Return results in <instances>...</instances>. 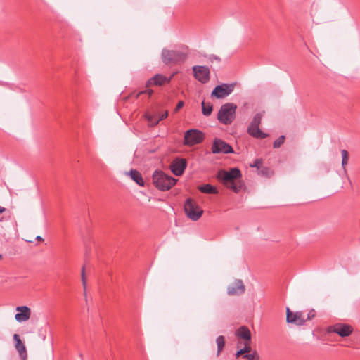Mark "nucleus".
<instances>
[{
  "label": "nucleus",
  "mask_w": 360,
  "mask_h": 360,
  "mask_svg": "<svg viewBox=\"0 0 360 360\" xmlns=\"http://www.w3.org/2000/svg\"><path fill=\"white\" fill-rule=\"evenodd\" d=\"M316 316V311L314 309H311L310 310L307 314H304V320H305V323L307 321H310L313 318H314Z\"/></svg>",
  "instance_id": "cd10ccee"
},
{
  "label": "nucleus",
  "mask_w": 360,
  "mask_h": 360,
  "mask_svg": "<svg viewBox=\"0 0 360 360\" xmlns=\"http://www.w3.org/2000/svg\"><path fill=\"white\" fill-rule=\"evenodd\" d=\"M129 175L131 179L135 181L139 186H143L144 181L141 174L136 169H131Z\"/></svg>",
  "instance_id": "6ab92c4d"
},
{
  "label": "nucleus",
  "mask_w": 360,
  "mask_h": 360,
  "mask_svg": "<svg viewBox=\"0 0 360 360\" xmlns=\"http://www.w3.org/2000/svg\"><path fill=\"white\" fill-rule=\"evenodd\" d=\"M212 152L213 153L229 154L233 153V149L229 143L223 140L215 138L212 146Z\"/></svg>",
  "instance_id": "9b49d317"
},
{
  "label": "nucleus",
  "mask_w": 360,
  "mask_h": 360,
  "mask_svg": "<svg viewBox=\"0 0 360 360\" xmlns=\"http://www.w3.org/2000/svg\"><path fill=\"white\" fill-rule=\"evenodd\" d=\"M304 312L298 311L292 312L288 307L286 309V321L288 323H294L297 326H303L305 323Z\"/></svg>",
  "instance_id": "f8f14e48"
},
{
  "label": "nucleus",
  "mask_w": 360,
  "mask_h": 360,
  "mask_svg": "<svg viewBox=\"0 0 360 360\" xmlns=\"http://www.w3.org/2000/svg\"><path fill=\"white\" fill-rule=\"evenodd\" d=\"M16 311H18L15 316V318L18 322H24L27 321L31 316V309L27 306H19L16 307Z\"/></svg>",
  "instance_id": "2eb2a0df"
},
{
  "label": "nucleus",
  "mask_w": 360,
  "mask_h": 360,
  "mask_svg": "<svg viewBox=\"0 0 360 360\" xmlns=\"http://www.w3.org/2000/svg\"><path fill=\"white\" fill-rule=\"evenodd\" d=\"M245 354L243 353V350L240 349H239L238 351H237L236 354V357H239L240 356H243Z\"/></svg>",
  "instance_id": "c9c22d12"
},
{
  "label": "nucleus",
  "mask_w": 360,
  "mask_h": 360,
  "mask_svg": "<svg viewBox=\"0 0 360 360\" xmlns=\"http://www.w3.org/2000/svg\"><path fill=\"white\" fill-rule=\"evenodd\" d=\"M82 282L84 288V295L86 298V280L85 277V267L83 266L82 269Z\"/></svg>",
  "instance_id": "bb28decb"
},
{
  "label": "nucleus",
  "mask_w": 360,
  "mask_h": 360,
  "mask_svg": "<svg viewBox=\"0 0 360 360\" xmlns=\"http://www.w3.org/2000/svg\"><path fill=\"white\" fill-rule=\"evenodd\" d=\"M328 333H336L342 338L349 336L353 332V328L347 323H338L327 328Z\"/></svg>",
  "instance_id": "6e6552de"
},
{
  "label": "nucleus",
  "mask_w": 360,
  "mask_h": 360,
  "mask_svg": "<svg viewBox=\"0 0 360 360\" xmlns=\"http://www.w3.org/2000/svg\"><path fill=\"white\" fill-rule=\"evenodd\" d=\"M216 343L217 345V356H219L225 346L224 337L223 335H219V337H217V340H216Z\"/></svg>",
  "instance_id": "4be33fe9"
},
{
  "label": "nucleus",
  "mask_w": 360,
  "mask_h": 360,
  "mask_svg": "<svg viewBox=\"0 0 360 360\" xmlns=\"http://www.w3.org/2000/svg\"><path fill=\"white\" fill-rule=\"evenodd\" d=\"M174 75L172 74L170 77H167L161 74H156L147 81L146 87L149 88L152 85L160 86L166 84H169ZM143 94H148V96H150L153 94V91L150 89H147L146 90L139 91L135 96L139 98Z\"/></svg>",
  "instance_id": "20e7f679"
},
{
  "label": "nucleus",
  "mask_w": 360,
  "mask_h": 360,
  "mask_svg": "<svg viewBox=\"0 0 360 360\" xmlns=\"http://www.w3.org/2000/svg\"><path fill=\"white\" fill-rule=\"evenodd\" d=\"M4 221V217H1L0 218V221H1V222H2V221Z\"/></svg>",
  "instance_id": "58836bf2"
},
{
  "label": "nucleus",
  "mask_w": 360,
  "mask_h": 360,
  "mask_svg": "<svg viewBox=\"0 0 360 360\" xmlns=\"http://www.w3.org/2000/svg\"><path fill=\"white\" fill-rule=\"evenodd\" d=\"M187 167L186 160L184 158H176L170 165V169L175 176H181Z\"/></svg>",
  "instance_id": "ddd939ff"
},
{
  "label": "nucleus",
  "mask_w": 360,
  "mask_h": 360,
  "mask_svg": "<svg viewBox=\"0 0 360 360\" xmlns=\"http://www.w3.org/2000/svg\"><path fill=\"white\" fill-rule=\"evenodd\" d=\"M13 340L15 342V347L20 356L24 359L27 356V351L24 343L22 342L19 335L14 334Z\"/></svg>",
  "instance_id": "f3484780"
},
{
  "label": "nucleus",
  "mask_w": 360,
  "mask_h": 360,
  "mask_svg": "<svg viewBox=\"0 0 360 360\" xmlns=\"http://www.w3.org/2000/svg\"><path fill=\"white\" fill-rule=\"evenodd\" d=\"M247 131L250 136L256 139H262L269 136V134L263 132L259 129V127H254L252 125L249 124V126L248 127Z\"/></svg>",
  "instance_id": "dca6fc26"
},
{
  "label": "nucleus",
  "mask_w": 360,
  "mask_h": 360,
  "mask_svg": "<svg viewBox=\"0 0 360 360\" xmlns=\"http://www.w3.org/2000/svg\"><path fill=\"white\" fill-rule=\"evenodd\" d=\"M168 116V111L165 110L161 115L158 117V119H156L154 122H153V125H157L160 121L167 118Z\"/></svg>",
  "instance_id": "c85d7f7f"
},
{
  "label": "nucleus",
  "mask_w": 360,
  "mask_h": 360,
  "mask_svg": "<svg viewBox=\"0 0 360 360\" xmlns=\"http://www.w3.org/2000/svg\"><path fill=\"white\" fill-rule=\"evenodd\" d=\"M236 109L237 105L233 103L223 104L217 113L219 122L225 125L231 124L236 118Z\"/></svg>",
  "instance_id": "7ed1b4c3"
},
{
  "label": "nucleus",
  "mask_w": 360,
  "mask_h": 360,
  "mask_svg": "<svg viewBox=\"0 0 360 360\" xmlns=\"http://www.w3.org/2000/svg\"><path fill=\"white\" fill-rule=\"evenodd\" d=\"M213 110V105L211 103H206L205 101L202 102V114L205 116H209L211 115Z\"/></svg>",
  "instance_id": "412c9836"
},
{
  "label": "nucleus",
  "mask_w": 360,
  "mask_h": 360,
  "mask_svg": "<svg viewBox=\"0 0 360 360\" xmlns=\"http://www.w3.org/2000/svg\"><path fill=\"white\" fill-rule=\"evenodd\" d=\"M214 60H217V62H220L221 61V59L219 57L217 56H214V55H212L210 56V60L213 63V61Z\"/></svg>",
  "instance_id": "72a5a7b5"
},
{
  "label": "nucleus",
  "mask_w": 360,
  "mask_h": 360,
  "mask_svg": "<svg viewBox=\"0 0 360 360\" xmlns=\"http://www.w3.org/2000/svg\"><path fill=\"white\" fill-rule=\"evenodd\" d=\"M198 190L203 193H208V194H217L218 190L217 188L209 184H204L202 186H198Z\"/></svg>",
  "instance_id": "aec40b11"
},
{
  "label": "nucleus",
  "mask_w": 360,
  "mask_h": 360,
  "mask_svg": "<svg viewBox=\"0 0 360 360\" xmlns=\"http://www.w3.org/2000/svg\"><path fill=\"white\" fill-rule=\"evenodd\" d=\"M6 212V209L4 207L0 206V214Z\"/></svg>",
  "instance_id": "e433bc0d"
},
{
  "label": "nucleus",
  "mask_w": 360,
  "mask_h": 360,
  "mask_svg": "<svg viewBox=\"0 0 360 360\" xmlns=\"http://www.w3.org/2000/svg\"><path fill=\"white\" fill-rule=\"evenodd\" d=\"M2 255L0 254V260L2 259Z\"/></svg>",
  "instance_id": "ea45409f"
},
{
  "label": "nucleus",
  "mask_w": 360,
  "mask_h": 360,
  "mask_svg": "<svg viewBox=\"0 0 360 360\" xmlns=\"http://www.w3.org/2000/svg\"><path fill=\"white\" fill-rule=\"evenodd\" d=\"M235 335L238 338L243 339L245 341L250 342L251 333L247 326H240L236 330Z\"/></svg>",
  "instance_id": "a211bd4d"
},
{
  "label": "nucleus",
  "mask_w": 360,
  "mask_h": 360,
  "mask_svg": "<svg viewBox=\"0 0 360 360\" xmlns=\"http://www.w3.org/2000/svg\"><path fill=\"white\" fill-rule=\"evenodd\" d=\"M146 119L148 120V122L150 123V124L151 126H154L153 124V122H154L156 119H158V117H156V116L151 115H146Z\"/></svg>",
  "instance_id": "2f4dec72"
},
{
  "label": "nucleus",
  "mask_w": 360,
  "mask_h": 360,
  "mask_svg": "<svg viewBox=\"0 0 360 360\" xmlns=\"http://www.w3.org/2000/svg\"><path fill=\"white\" fill-rule=\"evenodd\" d=\"M245 285L243 281L237 279L232 285L227 288V292L229 295H240L245 292Z\"/></svg>",
  "instance_id": "4468645a"
},
{
  "label": "nucleus",
  "mask_w": 360,
  "mask_h": 360,
  "mask_svg": "<svg viewBox=\"0 0 360 360\" xmlns=\"http://www.w3.org/2000/svg\"><path fill=\"white\" fill-rule=\"evenodd\" d=\"M285 140V136L284 135H281L277 139H276L274 142L273 147L274 148H278L281 146L284 143Z\"/></svg>",
  "instance_id": "a878e982"
},
{
  "label": "nucleus",
  "mask_w": 360,
  "mask_h": 360,
  "mask_svg": "<svg viewBox=\"0 0 360 360\" xmlns=\"http://www.w3.org/2000/svg\"><path fill=\"white\" fill-rule=\"evenodd\" d=\"M243 358L248 360H259V356L256 350L253 351L252 354H244Z\"/></svg>",
  "instance_id": "b1692460"
},
{
  "label": "nucleus",
  "mask_w": 360,
  "mask_h": 360,
  "mask_svg": "<svg viewBox=\"0 0 360 360\" xmlns=\"http://www.w3.org/2000/svg\"><path fill=\"white\" fill-rule=\"evenodd\" d=\"M262 165V159H256L253 164L250 165L251 167H256L257 169L260 168Z\"/></svg>",
  "instance_id": "c756f323"
},
{
  "label": "nucleus",
  "mask_w": 360,
  "mask_h": 360,
  "mask_svg": "<svg viewBox=\"0 0 360 360\" xmlns=\"http://www.w3.org/2000/svg\"><path fill=\"white\" fill-rule=\"evenodd\" d=\"M193 75L202 84H206L210 79V71L207 66L195 65L193 67Z\"/></svg>",
  "instance_id": "9d476101"
},
{
  "label": "nucleus",
  "mask_w": 360,
  "mask_h": 360,
  "mask_svg": "<svg viewBox=\"0 0 360 360\" xmlns=\"http://www.w3.org/2000/svg\"><path fill=\"white\" fill-rule=\"evenodd\" d=\"M234 89V84H222L217 85L211 93L212 97L217 98H223L229 96Z\"/></svg>",
  "instance_id": "1a4fd4ad"
},
{
  "label": "nucleus",
  "mask_w": 360,
  "mask_h": 360,
  "mask_svg": "<svg viewBox=\"0 0 360 360\" xmlns=\"http://www.w3.org/2000/svg\"><path fill=\"white\" fill-rule=\"evenodd\" d=\"M241 177V172L238 167L231 168L229 171L220 169L217 175L219 181L236 193H238L243 187L242 182L239 181Z\"/></svg>",
  "instance_id": "f257e3e1"
},
{
  "label": "nucleus",
  "mask_w": 360,
  "mask_h": 360,
  "mask_svg": "<svg viewBox=\"0 0 360 360\" xmlns=\"http://www.w3.org/2000/svg\"><path fill=\"white\" fill-rule=\"evenodd\" d=\"M342 153V166L345 169V165L347 164L349 160V153L347 150L343 149L341 150Z\"/></svg>",
  "instance_id": "393cba45"
},
{
  "label": "nucleus",
  "mask_w": 360,
  "mask_h": 360,
  "mask_svg": "<svg viewBox=\"0 0 360 360\" xmlns=\"http://www.w3.org/2000/svg\"><path fill=\"white\" fill-rule=\"evenodd\" d=\"M269 171V169L268 167H264L260 170V173L262 175H267L268 172Z\"/></svg>",
  "instance_id": "f704fd0d"
},
{
  "label": "nucleus",
  "mask_w": 360,
  "mask_h": 360,
  "mask_svg": "<svg viewBox=\"0 0 360 360\" xmlns=\"http://www.w3.org/2000/svg\"><path fill=\"white\" fill-rule=\"evenodd\" d=\"M36 240H39V241H42V240H44V239H43L41 236H37Z\"/></svg>",
  "instance_id": "4c0bfd02"
},
{
  "label": "nucleus",
  "mask_w": 360,
  "mask_h": 360,
  "mask_svg": "<svg viewBox=\"0 0 360 360\" xmlns=\"http://www.w3.org/2000/svg\"><path fill=\"white\" fill-rule=\"evenodd\" d=\"M162 62L165 65L176 64L184 62L186 55L178 50H168L163 49L161 53Z\"/></svg>",
  "instance_id": "39448f33"
},
{
  "label": "nucleus",
  "mask_w": 360,
  "mask_h": 360,
  "mask_svg": "<svg viewBox=\"0 0 360 360\" xmlns=\"http://www.w3.org/2000/svg\"><path fill=\"white\" fill-rule=\"evenodd\" d=\"M245 354H248L251 352L252 347L250 345V343L245 342V347L241 349Z\"/></svg>",
  "instance_id": "7c9ffc66"
},
{
  "label": "nucleus",
  "mask_w": 360,
  "mask_h": 360,
  "mask_svg": "<svg viewBox=\"0 0 360 360\" xmlns=\"http://www.w3.org/2000/svg\"><path fill=\"white\" fill-rule=\"evenodd\" d=\"M204 138V134L200 130L189 129L185 133L184 144L188 146H193L202 142Z\"/></svg>",
  "instance_id": "0eeeda50"
},
{
  "label": "nucleus",
  "mask_w": 360,
  "mask_h": 360,
  "mask_svg": "<svg viewBox=\"0 0 360 360\" xmlns=\"http://www.w3.org/2000/svg\"><path fill=\"white\" fill-rule=\"evenodd\" d=\"M184 211L187 217L193 221L198 220L203 214V210L198 202L191 198L185 201Z\"/></svg>",
  "instance_id": "423d86ee"
},
{
  "label": "nucleus",
  "mask_w": 360,
  "mask_h": 360,
  "mask_svg": "<svg viewBox=\"0 0 360 360\" xmlns=\"http://www.w3.org/2000/svg\"><path fill=\"white\" fill-rule=\"evenodd\" d=\"M263 115L261 112H257L254 117L252 120L251 121L250 125H252L254 127H259V124L262 122Z\"/></svg>",
  "instance_id": "5701e85b"
},
{
  "label": "nucleus",
  "mask_w": 360,
  "mask_h": 360,
  "mask_svg": "<svg viewBox=\"0 0 360 360\" xmlns=\"http://www.w3.org/2000/svg\"><path fill=\"white\" fill-rule=\"evenodd\" d=\"M153 181L158 189L165 191L175 185L176 179L166 175L162 171L155 170L153 174Z\"/></svg>",
  "instance_id": "f03ea898"
},
{
  "label": "nucleus",
  "mask_w": 360,
  "mask_h": 360,
  "mask_svg": "<svg viewBox=\"0 0 360 360\" xmlns=\"http://www.w3.org/2000/svg\"><path fill=\"white\" fill-rule=\"evenodd\" d=\"M184 105V101H180L178 102L175 109H174V112H178Z\"/></svg>",
  "instance_id": "473e14b6"
}]
</instances>
